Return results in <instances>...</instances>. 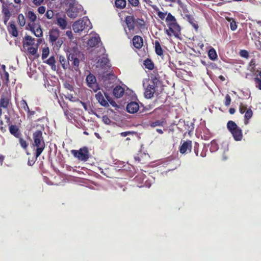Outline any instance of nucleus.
Returning a JSON list of instances; mask_svg holds the SVG:
<instances>
[{"mask_svg":"<svg viewBox=\"0 0 261 261\" xmlns=\"http://www.w3.org/2000/svg\"><path fill=\"white\" fill-rule=\"evenodd\" d=\"M166 22L168 28V29H165L166 34L169 37L174 36L175 37L178 38L180 34L181 29L175 17L170 13H169L166 18Z\"/></svg>","mask_w":261,"mask_h":261,"instance_id":"nucleus-1","label":"nucleus"},{"mask_svg":"<svg viewBox=\"0 0 261 261\" xmlns=\"http://www.w3.org/2000/svg\"><path fill=\"white\" fill-rule=\"evenodd\" d=\"M60 31L58 29H53L49 31V41L54 46V48L59 49L63 43L62 38H60Z\"/></svg>","mask_w":261,"mask_h":261,"instance_id":"nucleus-2","label":"nucleus"},{"mask_svg":"<svg viewBox=\"0 0 261 261\" xmlns=\"http://www.w3.org/2000/svg\"><path fill=\"white\" fill-rule=\"evenodd\" d=\"M69 8L67 10L68 17L74 18L83 11V7L79 4L75 0H68Z\"/></svg>","mask_w":261,"mask_h":261,"instance_id":"nucleus-3","label":"nucleus"},{"mask_svg":"<svg viewBox=\"0 0 261 261\" xmlns=\"http://www.w3.org/2000/svg\"><path fill=\"white\" fill-rule=\"evenodd\" d=\"M73 30L75 33H79L84 30H89L92 28L91 22L87 17H84L82 20L75 22L72 25Z\"/></svg>","mask_w":261,"mask_h":261,"instance_id":"nucleus-4","label":"nucleus"},{"mask_svg":"<svg viewBox=\"0 0 261 261\" xmlns=\"http://www.w3.org/2000/svg\"><path fill=\"white\" fill-rule=\"evenodd\" d=\"M71 153L79 161L83 162L87 161L91 156L88 148H80L79 150H72Z\"/></svg>","mask_w":261,"mask_h":261,"instance_id":"nucleus-5","label":"nucleus"},{"mask_svg":"<svg viewBox=\"0 0 261 261\" xmlns=\"http://www.w3.org/2000/svg\"><path fill=\"white\" fill-rule=\"evenodd\" d=\"M28 149V148H24ZM29 150L27 149L26 152L28 155H30L28 158V164L30 166H32L35 163L38 156L42 153L44 148H29Z\"/></svg>","mask_w":261,"mask_h":261,"instance_id":"nucleus-6","label":"nucleus"},{"mask_svg":"<svg viewBox=\"0 0 261 261\" xmlns=\"http://www.w3.org/2000/svg\"><path fill=\"white\" fill-rule=\"evenodd\" d=\"M227 127L235 140L240 141L242 139L243 137L242 130L234 122L229 121L227 124Z\"/></svg>","mask_w":261,"mask_h":261,"instance_id":"nucleus-7","label":"nucleus"},{"mask_svg":"<svg viewBox=\"0 0 261 261\" xmlns=\"http://www.w3.org/2000/svg\"><path fill=\"white\" fill-rule=\"evenodd\" d=\"M88 45L90 47H96V48H99V51L101 52L102 54L105 53V49L103 47L99 46L101 44L100 39L98 34H95L92 35V36L89 38L88 41Z\"/></svg>","mask_w":261,"mask_h":261,"instance_id":"nucleus-8","label":"nucleus"},{"mask_svg":"<svg viewBox=\"0 0 261 261\" xmlns=\"http://www.w3.org/2000/svg\"><path fill=\"white\" fill-rule=\"evenodd\" d=\"M86 82L87 86L94 92H96L100 89L96 79L93 74L89 73L86 77Z\"/></svg>","mask_w":261,"mask_h":261,"instance_id":"nucleus-9","label":"nucleus"},{"mask_svg":"<svg viewBox=\"0 0 261 261\" xmlns=\"http://www.w3.org/2000/svg\"><path fill=\"white\" fill-rule=\"evenodd\" d=\"M144 149V148H141L138 153L134 156V159L136 161L142 162V163H146L150 158L149 154Z\"/></svg>","mask_w":261,"mask_h":261,"instance_id":"nucleus-10","label":"nucleus"},{"mask_svg":"<svg viewBox=\"0 0 261 261\" xmlns=\"http://www.w3.org/2000/svg\"><path fill=\"white\" fill-rule=\"evenodd\" d=\"M239 111L241 114L245 113L244 116V124L247 125L249 123V120L252 116V111L250 109H247V107L241 103L239 107Z\"/></svg>","mask_w":261,"mask_h":261,"instance_id":"nucleus-11","label":"nucleus"},{"mask_svg":"<svg viewBox=\"0 0 261 261\" xmlns=\"http://www.w3.org/2000/svg\"><path fill=\"white\" fill-rule=\"evenodd\" d=\"M33 139L34 144L36 147H43L44 145V142L42 137V132L41 130H36L33 133Z\"/></svg>","mask_w":261,"mask_h":261,"instance_id":"nucleus-12","label":"nucleus"},{"mask_svg":"<svg viewBox=\"0 0 261 261\" xmlns=\"http://www.w3.org/2000/svg\"><path fill=\"white\" fill-rule=\"evenodd\" d=\"M99 54L102 55L101 52H100ZM102 55L103 56L98 60L96 66L101 68H104L105 67L109 68L110 67V63L107 55H104V53Z\"/></svg>","mask_w":261,"mask_h":261,"instance_id":"nucleus-13","label":"nucleus"},{"mask_svg":"<svg viewBox=\"0 0 261 261\" xmlns=\"http://www.w3.org/2000/svg\"><path fill=\"white\" fill-rule=\"evenodd\" d=\"M139 109V104L137 102L132 101L127 104L126 107L127 111L131 114L138 112Z\"/></svg>","mask_w":261,"mask_h":261,"instance_id":"nucleus-14","label":"nucleus"},{"mask_svg":"<svg viewBox=\"0 0 261 261\" xmlns=\"http://www.w3.org/2000/svg\"><path fill=\"white\" fill-rule=\"evenodd\" d=\"M155 91V90L154 85L149 84L145 89L144 96L147 98H151L153 96Z\"/></svg>","mask_w":261,"mask_h":261,"instance_id":"nucleus-15","label":"nucleus"},{"mask_svg":"<svg viewBox=\"0 0 261 261\" xmlns=\"http://www.w3.org/2000/svg\"><path fill=\"white\" fill-rule=\"evenodd\" d=\"M10 103V98L9 96L2 95L0 99V108L7 109L8 108Z\"/></svg>","mask_w":261,"mask_h":261,"instance_id":"nucleus-16","label":"nucleus"},{"mask_svg":"<svg viewBox=\"0 0 261 261\" xmlns=\"http://www.w3.org/2000/svg\"><path fill=\"white\" fill-rule=\"evenodd\" d=\"M56 22L55 23L59 26L61 29H65L67 26V22L65 19V16L64 17H62L59 16V15H56Z\"/></svg>","mask_w":261,"mask_h":261,"instance_id":"nucleus-17","label":"nucleus"},{"mask_svg":"<svg viewBox=\"0 0 261 261\" xmlns=\"http://www.w3.org/2000/svg\"><path fill=\"white\" fill-rule=\"evenodd\" d=\"M96 99L97 100L98 102L102 106L105 107H109V105L107 101V99L106 100L103 95L101 92H98L95 95Z\"/></svg>","mask_w":261,"mask_h":261,"instance_id":"nucleus-18","label":"nucleus"},{"mask_svg":"<svg viewBox=\"0 0 261 261\" xmlns=\"http://www.w3.org/2000/svg\"><path fill=\"white\" fill-rule=\"evenodd\" d=\"M134 46L137 48H140L143 46V39L139 36H135L133 39Z\"/></svg>","mask_w":261,"mask_h":261,"instance_id":"nucleus-19","label":"nucleus"},{"mask_svg":"<svg viewBox=\"0 0 261 261\" xmlns=\"http://www.w3.org/2000/svg\"><path fill=\"white\" fill-rule=\"evenodd\" d=\"M125 22L127 28L129 30H133L135 28L134 24L135 23V20L134 17L131 16H127L125 18Z\"/></svg>","mask_w":261,"mask_h":261,"instance_id":"nucleus-20","label":"nucleus"},{"mask_svg":"<svg viewBox=\"0 0 261 261\" xmlns=\"http://www.w3.org/2000/svg\"><path fill=\"white\" fill-rule=\"evenodd\" d=\"M9 130L11 134L16 138H20L21 134L18 127L15 125H12L9 127Z\"/></svg>","mask_w":261,"mask_h":261,"instance_id":"nucleus-21","label":"nucleus"},{"mask_svg":"<svg viewBox=\"0 0 261 261\" xmlns=\"http://www.w3.org/2000/svg\"><path fill=\"white\" fill-rule=\"evenodd\" d=\"M124 89L120 86H116L113 90V94L117 98H120L124 94Z\"/></svg>","mask_w":261,"mask_h":261,"instance_id":"nucleus-22","label":"nucleus"},{"mask_svg":"<svg viewBox=\"0 0 261 261\" xmlns=\"http://www.w3.org/2000/svg\"><path fill=\"white\" fill-rule=\"evenodd\" d=\"M23 41V47L33 45L35 44V39L30 36H25Z\"/></svg>","mask_w":261,"mask_h":261,"instance_id":"nucleus-23","label":"nucleus"},{"mask_svg":"<svg viewBox=\"0 0 261 261\" xmlns=\"http://www.w3.org/2000/svg\"><path fill=\"white\" fill-rule=\"evenodd\" d=\"M145 175L143 173L138 174L135 177L134 180L136 182H138V185H137L138 187H142L144 186V185H143V181L145 179Z\"/></svg>","mask_w":261,"mask_h":261,"instance_id":"nucleus-24","label":"nucleus"},{"mask_svg":"<svg viewBox=\"0 0 261 261\" xmlns=\"http://www.w3.org/2000/svg\"><path fill=\"white\" fill-rule=\"evenodd\" d=\"M8 31L14 37H17L18 35V32L16 26L12 22H10V26L8 28Z\"/></svg>","mask_w":261,"mask_h":261,"instance_id":"nucleus-25","label":"nucleus"},{"mask_svg":"<svg viewBox=\"0 0 261 261\" xmlns=\"http://www.w3.org/2000/svg\"><path fill=\"white\" fill-rule=\"evenodd\" d=\"M2 12L4 15V23L6 24L11 17V14L7 8H4L2 10Z\"/></svg>","mask_w":261,"mask_h":261,"instance_id":"nucleus-26","label":"nucleus"},{"mask_svg":"<svg viewBox=\"0 0 261 261\" xmlns=\"http://www.w3.org/2000/svg\"><path fill=\"white\" fill-rule=\"evenodd\" d=\"M59 61L61 63L62 67L64 69H66L69 68V61L66 60L65 58L63 56H60L59 58Z\"/></svg>","mask_w":261,"mask_h":261,"instance_id":"nucleus-27","label":"nucleus"},{"mask_svg":"<svg viewBox=\"0 0 261 261\" xmlns=\"http://www.w3.org/2000/svg\"><path fill=\"white\" fill-rule=\"evenodd\" d=\"M186 17L189 22L192 25L196 31H197L198 29V25L194 19L190 15H187Z\"/></svg>","mask_w":261,"mask_h":261,"instance_id":"nucleus-28","label":"nucleus"},{"mask_svg":"<svg viewBox=\"0 0 261 261\" xmlns=\"http://www.w3.org/2000/svg\"><path fill=\"white\" fill-rule=\"evenodd\" d=\"M155 49L157 55L162 56L163 54V51L159 41L155 42Z\"/></svg>","mask_w":261,"mask_h":261,"instance_id":"nucleus-29","label":"nucleus"},{"mask_svg":"<svg viewBox=\"0 0 261 261\" xmlns=\"http://www.w3.org/2000/svg\"><path fill=\"white\" fill-rule=\"evenodd\" d=\"M126 1L125 0H116L115 6L117 8L122 9L126 6Z\"/></svg>","mask_w":261,"mask_h":261,"instance_id":"nucleus-30","label":"nucleus"},{"mask_svg":"<svg viewBox=\"0 0 261 261\" xmlns=\"http://www.w3.org/2000/svg\"><path fill=\"white\" fill-rule=\"evenodd\" d=\"M55 63L56 61L54 56L49 57V58L46 61V63L51 66V69L54 70H56Z\"/></svg>","mask_w":261,"mask_h":261,"instance_id":"nucleus-31","label":"nucleus"},{"mask_svg":"<svg viewBox=\"0 0 261 261\" xmlns=\"http://www.w3.org/2000/svg\"><path fill=\"white\" fill-rule=\"evenodd\" d=\"M208 56L209 58L212 60H215L217 58V53L216 50L213 48L209 50Z\"/></svg>","mask_w":261,"mask_h":261,"instance_id":"nucleus-32","label":"nucleus"},{"mask_svg":"<svg viewBox=\"0 0 261 261\" xmlns=\"http://www.w3.org/2000/svg\"><path fill=\"white\" fill-rule=\"evenodd\" d=\"M257 77L254 79V81L256 84V86L259 89L261 90V80L258 77V75L261 77V71L257 70Z\"/></svg>","mask_w":261,"mask_h":261,"instance_id":"nucleus-33","label":"nucleus"},{"mask_svg":"<svg viewBox=\"0 0 261 261\" xmlns=\"http://www.w3.org/2000/svg\"><path fill=\"white\" fill-rule=\"evenodd\" d=\"M27 17L31 21V22L34 23L36 20L37 17L36 14L31 11H29L27 15Z\"/></svg>","mask_w":261,"mask_h":261,"instance_id":"nucleus-34","label":"nucleus"},{"mask_svg":"<svg viewBox=\"0 0 261 261\" xmlns=\"http://www.w3.org/2000/svg\"><path fill=\"white\" fill-rule=\"evenodd\" d=\"M165 124V120L164 119L157 120L152 122L150 123V126L154 127L158 126H163Z\"/></svg>","mask_w":261,"mask_h":261,"instance_id":"nucleus-35","label":"nucleus"},{"mask_svg":"<svg viewBox=\"0 0 261 261\" xmlns=\"http://www.w3.org/2000/svg\"><path fill=\"white\" fill-rule=\"evenodd\" d=\"M34 33L35 35L37 37H40L42 36V31L40 27H37L35 29V27L33 28Z\"/></svg>","mask_w":261,"mask_h":261,"instance_id":"nucleus-36","label":"nucleus"},{"mask_svg":"<svg viewBox=\"0 0 261 261\" xmlns=\"http://www.w3.org/2000/svg\"><path fill=\"white\" fill-rule=\"evenodd\" d=\"M144 65L146 68L151 70L153 68L154 65L150 60H146L144 61Z\"/></svg>","mask_w":261,"mask_h":261,"instance_id":"nucleus-37","label":"nucleus"},{"mask_svg":"<svg viewBox=\"0 0 261 261\" xmlns=\"http://www.w3.org/2000/svg\"><path fill=\"white\" fill-rule=\"evenodd\" d=\"M18 19L19 24L22 27L24 26L25 24V19L24 16L22 14H20L18 16Z\"/></svg>","mask_w":261,"mask_h":261,"instance_id":"nucleus-38","label":"nucleus"},{"mask_svg":"<svg viewBox=\"0 0 261 261\" xmlns=\"http://www.w3.org/2000/svg\"><path fill=\"white\" fill-rule=\"evenodd\" d=\"M228 20L230 22V28L231 30L232 31L236 30L237 28V25L236 24V21L233 19L230 18H229Z\"/></svg>","mask_w":261,"mask_h":261,"instance_id":"nucleus-39","label":"nucleus"},{"mask_svg":"<svg viewBox=\"0 0 261 261\" xmlns=\"http://www.w3.org/2000/svg\"><path fill=\"white\" fill-rule=\"evenodd\" d=\"M20 105L22 108L24 109V111L29 112V108L28 106V104L26 101L24 99H22L20 102Z\"/></svg>","mask_w":261,"mask_h":261,"instance_id":"nucleus-40","label":"nucleus"},{"mask_svg":"<svg viewBox=\"0 0 261 261\" xmlns=\"http://www.w3.org/2000/svg\"><path fill=\"white\" fill-rule=\"evenodd\" d=\"M49 49L48 48H44L42 50V59L43 60L47 57L49 55Z\"/></svg>","mask_w":261,"mask_h":261,"instance_id":"nucleus-41","label":"nucleus"},{"mask_svg":"<svg viewBox=\"0 0 261 261\" xmlns=\"http://www.w3.org/2000/svg\"><path fill=\"white\" fill-rule=\"evenodd\" d=\"M28 52L32 55H35L37 51V48L34 47L30 46L27 49Z\"/></svg>","mask_w":261,"mask_h":261,"instance_id":"nucleus-42","label":"nucleus"},{"mask_svg":"<svg viewBox=\"0 0 261 261\" xmlns=\"http://www.w3.org/2000/svg\"><path fill=\"white\" fill-rule=\"evenodd\" d=\"M135 24L142 28L145 25V22L143 19L138 18L135 20Z\"/></svg>","mask_w":261,"mask_h":261,"instance_id":"nucleus-43","label":"nucleus"},{"mask_svg":"<svg viewBox=\"0 0 261 261\" xmlns=\"http://www.w3.org/2000/svg\"><path fill=\"white\" fill-rule=\"evenodd\" d=\"M156 11H158V16H159V17L162 20H163L165 18L166 15H167V12L164 13L161 12L159 11V9L158 8H157Z\"/></svg>","mask_w":261,"mask_h":261,"instance_id":"nucleus-44","label":"nucleus"},{"mask_svg":"<svg viewBox=\"0 0 261 261\" xmlns=\"http://www.w3.org/2000/svg\"><path fill=\"white\" fill-rule=\"evenodd\" d=\"M192 148H180V152L181 154H184L187 152H190L191 151Z\"/></svg>","mask_w":261,"mask_h":261,"instance_id":"nucleus-45","label":"nucleus"},{"mask_svg":"<svg viewBox=\"0 0 261 261\" xmlns=\"http://www.w3.org/2000/svg\"><path fill=\"white\" fill-rule=\"evenodd\" d=\"M45 15L48 19H51L54 16V12L52 10H47Z\"/></svg>","mask_w":261,"mask_h":261,"instance_id":"nucleus-46","label":"nucleus"},{"mask_svg":"<svg viewBox=\"0 0 261 261\" xmlns=\"http://www.w3.org/2000/svg\"><path fill=\"white\" fill-rule=\"evenodd\" d=\"M230 102H231L230 96L228 94H226V95L225 96V105L226 106H228L230 105Z\"/></svg>","mask_w":261,"mask_h":261,"instance_id":"nucleus-47","label":"nucleus"},{"mask_svg":"<svg viewBox=\"0 0 261 261\" xmlns=\"http://www.w3.org/2000/svg\"><path fill=\"white\" fill-rule=\"evenodd\" d=\"M102 121L106 124H110L112 121L107 116H103L102 117Z\"/></svg>","mask_w":261,"mask_h":261,"instance_id":"nucleus-48","label":"nucleus"},{"mask_svg":"<svg viewBox=\"0 0 261 261\" xmlns=\"http://www.w3.org/2000/svg\"><path fill=\"white\" fill-rule=\"evenodd\" d=\"M240 54L241 57L246 58H248L249 56L248 51L245 50H241Z\"/></svg>","mask_w":261,"mask_h":261,"instance_id":"nucleus-49","label":"nucleus"},{"mask_svg":"<svg viewBox=\"0 0 261 261\" xmlns=\"http://www.w3.org/2000/svg\"><path fill=\"white\" fill-rule=\"evenodd\" d=\"M192 141L190 140H187L185 141L181 147H191Z\"/></svg>","mask_w":261,"mask_h":261,"instance_id":"nucleus-50","label":"nucleus"},{"mask_svg":"<svg viewBox=\"0 0 261 261\" xmlns=\"http://www.w3.org/2000/svg\"><path fill=\"white\" fill-rule=\"evenodd\" d=\"M255 61L254 60H252L250 62V70L252 71H255Z\"/></svg>","mask_w":261,"mask_h":261,"instance_id":"nucleus-51","label":"nucleus"},{"mask_svg":"<svg viewBox=\"0 0 261 261\" xmlns=\"http://www.w3.org/2000/svg\"><path fill=\"white\" fill-rule=\"evenodd\" d=\"M19 138V141L20 145H21V147H27V144L25 140H24L23 139L20 137Z\"/></svg>","mask_w":261,"mask_h":261,"instance_id":"nucleus-52","label":"nucleus"},{"mask_svg":"<svg viewBox=\"0 0 261 261\" xmlns=\"http://www.w3.org/2000/svg\"><path fill=\"white\" fill-rule=\"evenodd\" d=\"M129 4L133 6H137L139 4V0H128Z\"/></svg>","mask_w":261,"mask_h":261,"instance_id":"nucleus-53","label":"nucleus"},{"mask_svg":"<svg viewBox=\"0 0 261 261\" xmlns=\"http://www.w3.org/2000/svg\"><path fill=\"white\" fill-rule=\"evenodd\" d=\"M105 96L106 97V98H107V101H109L110 103L113 106H114V104H115V102L113 101V100H111V99H110V97L109 96V95H108V94H107L106 93H105Z\"/></svg>","mask_w":261,"mask_h":261,"instance_id":"nucleus-54","label":"nucleus"},{"mask_svg":"<svg viewBox=\"0 0 261 261\" xmlns=\"http://www.w3.org/2000/svg\"><path fill=\"white\" fill-rule=\"evenodd\" d=\"M38 11L40 14H44L45 12V8L43 6H40L38 8Z\"/></svg>","mask_w":261,"mask_h":261,"instance_id":"nucleus-55","label":"nucleus"},{"mask_svg":"<svg viewBox=\"0 0 261 261\" xmlns=\"http://www.w3.org/2000/svg\"><path fill=\"white\" fill-rule=\"evenodd\" d=\"M79 60L76 57L73 60L72 64L73 65L75 66L76 67H78L79 65Z\"/></svg>","mask_w":261,"mask_h":261,"instance_id":"nucleus-56","label":"nucleus"},{"mask_svg":"<svg viewBox=\"0 0 261 261\" xmlns=\"http://www.w3.org/2000/svg\"><path fill=\"white\" fill-rule=\"evenodd\" d=\"M44 0H33V3L36 6L40 5Z\"/></svg>","mask_w":261,"mask_h":261,"instance_id":"nucleus-57","label":"nucleus"},{"mask_svg":"<svg viewBox=\"0 0 261 261\" xmlns=\"http://www.w3.org/2000/svg\"><path fill=\"white\" fill-rule=\"evenodd\" d=\"M2 75H4L7 81H9V73L6 71H3V74L1 73Z\"/></svg>","mask_w":261,"mask_h":261,"instance_id":"nucleus-58","label":"nucleus"},{"mask_svg":"<svg viewBox=\"0 0 261 261\" xmlns=\"http://www.w3.org/2000/svg\"><path fill=\"white\" fill-rule=\"evenodd\" d=\"M66 35L70 39H72V33L71 31H67L66 32Z\"/></svg>","mask_w":261,"mask_h":261,"instance_id":"nucleus-59","label":"nucleus"},{"mask_svg":"<svg viewBox=\"0 0 261 261\" xmlns=\"http://www.w3.org/2000/svg\"><path fill=\"white\" fill-rule=\"evenodd\" d=\"M75 56L74 55H69L67 61H73V60L75 58Z\"/></svg>","mask_w":261,"mask_h":261,"instance_id":"nucleus-60","label":"nucleus"},{"mask_svg":"<svg viewBox=\"0 0 261 261\" xmlns=\"http://www.w3.org/2000/svg\"><path fill=\"white\" fill-rule=\"evenodd\" d=\"M159 80L156 78H154L151 81L150 84L154 85V86L155 87V85L157 84Z\"/></svg>","mask_w":261,"mask_h":261,"instance_id":"nucleus-61","label":"nucleus"},{"mask_svg":"<svg viewBox=\"0 0 261 261\" xmlns=\"http://www.w3.org/2000/svg\"><path fill=\"white\" fill-rule=\"evenodd\" d=\"M130 134V132H122L120 134L121 136L122 137H126L128 134Z\"/></svg>","mask_w":261,"mask_h":261,"instance_id":"nucleus-62","label":"nucleus"},{"mask_svg":"<svg viewBox=\"0 0 261 261\" xmlns=\"http://www.w3.org/2000/svg\"><path fill=\"white\" fill-rule=\"evenodd\" d=\"M200 149H202V152L200 154V156L204 157L206 155L205 152L204 151V150L205 149H206V148H200Z\"/></svg>","mask_w":261,"mask_h":261,"instance_id":"nucleus-63","label":"nucleus"},{"mask_svg":"<svg viewBox=\"0 0 261 261\" xmlns=\"http://www.w3.org/2000/svg\"><path fill=\"white\" fill-rule=\"evenodd\" d=\"M81 103L82 105V106H83L84 109L86 111H87L88 110V107H87V105L86 104V103H85L84 102H82V101H81Z\"/></svg>","mask_w":261,"mask_h":261,"instance_id":"nucleus-64","label":"nucleus"}]
</instances>
